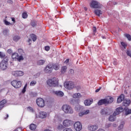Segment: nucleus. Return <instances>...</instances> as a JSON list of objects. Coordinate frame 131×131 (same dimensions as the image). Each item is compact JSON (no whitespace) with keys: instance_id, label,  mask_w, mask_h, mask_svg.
<instances>
[{"instance_id":"f257e3e1","label":"nucleus","mask_w":131,"mask_h":131,"mask_svg":"<svg viewBox=\"0 0 131 131\" xmlns=\"http://www.w3.org/2000/svg\"><path fill=\"white\" fill-rule=\"evenodd\" d=\"M59 80L57 78H53L52 79H49L47 81V84L49 86H52V88H56L59 85Z\"/></svg>"},{"instance_id":"f03ea898","label":"nucleus","mask_w":131,"mask_h":131,"mask_svg":"<svg viewBox=\"0 0 131 131\" xmlns=\"http://www.w3.org/2000/svg\"><path fill=\"white\" fill-rule=\"evenodd\" d=\"M62 110L66 114H72L73 113V109L68 104H64L62 106Z\"/></svg>"},{"instance_id":"7ed1b4c3","label":"nucleus","mask_w":131,"mask_h":131,"mask_svg":"<svg viewBox=\"0 0 131 131\" xmlns=\"http://www.w3.org/2000/svg\"><path fill=\"white\" fill-rule=\"evenodd\" d=\"M91 8L92 9H102L103 5L97 1L93 0L90 4Z\"/></svg>"},{"instance_id":"20e7f679","label":"nucleus","mask_w":131,"mask_h":131,"mask_svg":"<svg viewBox=\"0 0 131 131\" xmlns=\"http://www.w3.org/2000/svg\"><path fill=\"white\" fill-rule=\"evenodd\" d=\"M11 84L15 89H20V86H22V82L21 81H17L14 80L11 82Z\"/></svg>"},{"instance_id":"39448f33","label":"nucleus","mask_w":131,"mask_h":131,"mask_svg":"<svg viewBox=\"0 0 131 131\" xmlns=\"http://www.w3.org/2000/svg\"><path fill=\"white\" fill-rule=\"evenodd\" d=\"M64 86L68 90H72L74 88V83L71 81L65 82L64 83Z\"/></svg>"},{"instance_id":"423d86ee","label":"nucleus","mask_w":131,"mask_h":131,"mask_svg":"<svg viewBox=\"0 0 131 131\" xmlns=\"http://www.w3.org/2000/svg\"><path fill=\"white\" fill-rule=\"evenodd\" d=\"M100 114H101V115L108 116V115H110L111 114V111L110 110H109V108L105 107L101 110Z\"/></svg>"},{"instance_id":"0eeeda50","label":"nucleus","mask_w":131,"mask_h":131,"mask_svg":"<svg viewBox=\"0 0 131 131\" xmlns=\"http://www.w3.org/2000/svg\"><path fill=\"white\" fill-rule=\"evenodd\" d=\"M36 104L40 108L45 107V100L41 98H39L36 99Z\"/></svg>"},{"instance_id":"6e6552de","label":"nucleus","mask_w":131,"mask_h":131,"mask_svg":"<svg viewBox=\"0 0 131 131\" xmlns=\"http://www.w3.org/2000/svg\"><path fill=\"white\" fill-rule=\"evenodd\" d=\"M74 127L76 131H80L82 128V125L80 122H76L74 124Z\"/></svg>"},{"instance_id":"1a4fd4ad","label":"nucleus","mask_w":131,"mask_h":131,"mask_svg":"<svg viewBox=\"0 0 131 131\" xmlns=\"http://www.w3.org/2000/svg\"><path fill=\"white\" fill-rule=\"evenodd\" d=\"M53 70V65L52 63L48 64L45 68L44 71L46 73H51Z\"/></svg>"},{"instance_id":"9d476101","label":"nucleus","mask_w":131,"mask_h":131,"mask_svg":"<svg viewBox=\"0 0 131 131\" xmlns=\"http://www.w3.org/2000/svg\"><path fill=\"white\" fill-rule=\"evenodd\" d=\"M123 112V108L121 106L118 107L116 109V111L114 112L113 115L114 116H116L117 115H119L121 112Z\"/></svg>"},{"instance_id":"9b49d317","label":"nucleus","mask_w":131,"mask_h":131,"mask_svg":"<svg viewBox=\"0 0 131 131\" xmlns=\"http://www.w3.org/2000/svg\"><path fill=\"white\" fill-rule=\"evenodd\" d=\"M98 106H102V105H107V99H100L98 102Z\"/></svg>"},{"instance_id":"f8f14e48","label":"nucleus","mask_w":131,"mask_h":131,"mask_svg":"<svg viewBox=\"0 0 131 131\" xmlns=\"http://www.w3.org/2000/svg\"><path fill=\"white\" fill-rule=\"evenodd\" d=\"M129 104H130V100L129 99H125L122 103V105L124 107H127L129 106Z\"/></svg>"},{"instance_id":"ddd939ff","label":"nucleus","mask_w":131,"mask_h":131,"mask_svg":"<svg viewBox=\"0 0 131 131\" xmlns=\"http://www.w3.org/2000/svg\"><path fill=\"white\" fill-rule=\"evenodd\" d=\"M125 96H124V94H121L120 96H119L117 100V103H118V104H119L120 103H121L122 101H123L125 99Z\"/></svg>"},{"instance_id":"4468645a","label":"nucleus","mask_w":131,"mask_h":131,"mask_svg":"<svg viewBox=\"0 0 131 131\" xmlns=\"http://www.w3.org/2000/svg\"><path fill=\"white\" fill-rule=\"evenodd\" d=\"M0 68L2 70H6V69L8 68V63H6L4 61H2L0 63Z\"/></svg>"},{"instance_id":"2eb2a0df","label":"nucleus","mask_w":131,"mask_h":131,"mask_svg":"<svg viewBox=\"0 0 131 131\" xmlns=\"http://www.w3.org/2000/svg\"><path fill=\"white\" fill-rule=\"evenodd\" d=\"M79 102H80V101L79 100V99H71L70 101V103L71 104V105H78V104H79Z\"/></svg>"},{"instance_id":"dca6fc26","label":"nucleus","mask_w":131,"mask_h":131,"mask_svg":"<svg viewBox=\"0 0 131 131\" xmlns=\"http://www.w3.org/2000/svg\"><path fill=\"white\" fill-rule=\"evenodd\" d=\"M88 129L91 131L97 130V129H98V126L90 125L88 126Z\"/></svg>"},{"instance_id":"f3484780","label":"nucleus","mask_w":131,"mask_h":131,"mask_svg":"<svg viewBox=\"0 0 131 131\" xmlns=\"http://www.w3.org/2000/svg\"><path fill=\"white\" fill-rule=\"evenodd\" d=\"M71 124V121L70 120H64L63 122V125L64 126H70Z\"/></svg>"},{"instance_id":"a211bd4d","label":"nucleus","mask_w":131,"mask_h":131,"mask_svg":"<svg viewBox=\"0 0 131 131\" xmlns=\"http://www.w3.org/2000/svg\"><path fill=\"white\" fill-rule=\"evenodd\" d=\"M47 113L45 112H40L39 114V117L42 119L47 117Z\"/></svg>"},{"instance_id":"6ab92c4d","label":"nucleus","mask_w":131,"mask_h":131,"mask_svg":"<svg viewBox=\"0 0 131 131\" xmlns=\"http://www.w3.org/2000/svg\"><path fill=\"white\" fill-rule=\"evenodd\" d=\"M92 103H93V100H91L86 99L84 101V104L85 106H91V105L92 104Z\"/></svg>"},{"instance_id":"aec40b11","label":"nucleus","mask_w":131,"mask_h":131,"mask_svg":"<svg viewBox=\"0 0 131 131\" xmlns=\"http://www.w3.org/2000/svg\"><path fill=\"white\" fill-rule=\"evenodd\" d=\"M12 39L13 41L17 42H18V40H20V39H21V37L18 35H13L12 37Z\"/></svg>"},{"instance_id":"412c9836","label":"nucleus","mask_w":131,"mask_h":131,"mask_svg":"<svg viewBox=\"0 0 131 131\" xmlns=\"http://www.w3.org/2000/svg\"><path fill=\"white\" fill-rule=\"evenodd\" d=\"M3 34L5 36H9L10 33V30L9 29H5L3 30Z\"/></svg>"},{"instance_id":"4be33fe9","label":"nucleus","mask_w":131,"mask_h":131,"mask_svg":"<svg viewBox=\"0 0 131 131\" xmlns=\"http://www.w3.org/2000/svg\"><path fill=\"white\" fill-rule=\"evenodd\" d=\"M54 94L57 95L58 97H63L64 96V93L62 91H55Z\"/></svg>"},{"instance_id":"5701e85b","label":"nucleus","mask_w":131,"mask_h":131,"mask_svg":"<svg viewBox=\"0 0 131 131\" xmlns=\"http://www.w3.org/2000/svg\"><path fill=\"white\" fill-rule=\"evenodd\" d=\"M94 13L96 16H98V17H100V15H102V11L98 10V9H96L94 11Z\"/></svg>"},{"instance_id":"b1692460","label":"nucleus","mask_w":131,"mask_h":131,"mask_svg":"<svg viewBox=\"0 0 131 131\" xmlns=\"http://www.w3.org/2000/svg\"><path fill=\"white\" fill-rule=\"evenodd\" d=\"M90 113V110H88L85 111V112H82L79 113V116L81 117L83 116V115H86Z\"/></svg>"},{"instance_id":"393cba45","label":"nucleus","mask_w":131,"mask_h":131,"mask_svg":"<svg viewBox=\"0 0 131 131\" xmlns=\"http://www.w3.org/2000/svg\"><path fill=\"white\" fill-rule=\"evenodd\" d=\"M52 69H54V70H59V68H60V67L59 66V64L58 63L55 64H52Z\"/></svg>"},{"instance_id":"a878e982","label":"nucleus","mask_w":131,"mask_h":131,"mask_svg":"<svg viewBox=\"0 0 131 131\" xmlns=\"http://www.w3.org/2000/svg\"><path fill=\"white\" fill-rule=\"evenodd\" d=\"M46 63V60L43 59H40L38 60L37 64V65H39V66H41V65H43Z\"/></svg>"},{"instance_id":"bb28decb","label":"nucleus","mask_w":131,"mask_h":131,"mask_svg":"<svg viewBox=\"0 0 131 131\" xmlns=\"http://www.w3.org/2000/svg\"><path fill=\"white\" fill-rule=\"evenodd\" d=\"M18 56H19V54H18L17 53L14 52V53L12 54V58L13 60H15V59H17Z\"/></svg>"},{"instance_id":"cd10ccee","label":"nucleus","mask_w":131,"mask_h":131,"mask_svg":"<svg viewBox=\"0 0 131 131\" xmlns=\"http://www.w3.org/2000/svg\"><path fill=\"white\" fill-rule=\"evenodd\" d=\"M36 128V125L34 124H31L30 125V129L31 130H35V129Z\"/></svg>"},{"instance_id":"c85d7f7f","label":"nucleus","mask_w":131,"mask_h":131,"mask_svg":"<svg viewBox=\"0 0 131 131\" xmlns=\"http://www.w3.org/2000/svg\"><path fill=\"white\" fill-rule=\"evenodd\" d=\"M67 70V66H63L61 68V72L62 74H64L65 72H66V71Z\"/></svg>"},{"instance_id":"c756f323","label":"nucleus","mask_w":131,"mask_h":131,"mask_svg":"<svg viewBox=\"0 0 131 131\" xmlns=\"http://www.w3.org/2000/svg\"><path fill=\"white\" fill-rule=\"evenodd\" d=\"M7 103V100H3L0 102V107H5V104Z\"/></svg>"},{"instance_id":"7c9ffc66","label":"nucleus","mask_w":131,"mask_h":131,"mask_svg":"<svg viewBox=\"0 0 131 131\" xmlns=\"http://www.w3.org/2000/svg\"><path fill=\"white\" fill-rule=\"evenodd\" d=\"M9 61V57L7 55H5V57L3 58V60L2 62H4V63H6L8 64V62Z\"/></svg>"},{"instance_id":"2f4dec72","label":"nucleus","mask_w":131,"mask_h":131,"mask_svg":"<svg viewBox=\"0 0 131 131\" xmlns=\"http://www.w3.org/2000/svg\"><path fill=\"white\" fill-rule=\"evenodd\" d=\"M31 38H32L33 41H36L37 38L36 35L34 34H32L31 35Z\"/></svg>"},{"instance_id":"473e14b6","label":"nucleus","mask_w":131,"mask_h":131,"mask_svg":"<svg viewBox=\"0 0 131 131\" xmlns=\"http://www.w3.org/2000/svg\"><path fill=\"white\" fill-rule=\"evenodd\" d=\"M73 97L74 99H76V98H80L81 97V95L80 93H75L73 95Z\"/></svg>"},{"instance_id":"72a5a7b5","label":"nucleus","mask_w":131,"mask_h":131,"mask_svg":"<svg viewBox=\"0 0 131 131\" xmlns=\"http://www.w3.org/2000/svg\"><path fill=\"white\" fill-rule=\"evenodd\" d=\"M115 116H114V115H111L109 117L108 120L110 121H112V122L115 121Z\"/></svg>"},{"instance_id":"f704fd0d","label":"nucleus","mask_w":131,"mask_h":131,"mask_svg":"<svg viewBox=\"0 0 131 131\" xmlns=\"http://www.w3.org/2000/svg\"><path fill=\"white\" fill-rule=\"evenodd\" d=\"M114 99L112 97H110L109 99H107V104H111V103L113 102Z\"/></svg>"},{"instance_id":"c9c22d12","label":"nucleus","mask_w":131,"mask_h":131,"mask_svg":"<svg viewBox=\"0 0 131 131\" xmlns=\"http://www.w3.org/2000/svg\"><path fill=\"white\" fill-rule=\"evenodd\" d=\"M17 60L18 61V62H21V61L24 60V58L23 57V55H20L19 56H18Z\"/></svg>"},{"instance_id":"e433bc0d","label":"nucleus","mask_w":131,"mask_h":131,"mask_svg":"<svg viewBox=\"0 0 131 131\" xmlns=\"http://www.w3.org/2000/svg\"><path fill=\"white\" fill-rule=\"evenodd\" d=\"M123 126H124V122H122L118 127L119 130H120L121 129H122V128H123Z\"/></svg>"},{"instance_id":"4c0bfd02","label":"nucleus","mask_w":131,"mask_h":131,"mask_svg":"<svg viewBox=\"0 0 131 131\" xmlns=\"http://www.w3.org/2000/svg\"><path fill=\"white\" fill-rule=\"evenodd\" d=\"M22 16L24 19H26L28 17V15L27 14V13L23 12Z\"/></svg>"},{"instance_id":"58836bf2","label":"nucleus","mask_w":131,"mask_h":131,"mask_svg":"<svg viewBox=\"0 0 131 131\" xmlns=\"http://www.w3.org/2000/svg\"><path fill=\"white\" fill-rule=\"evenodd\" d=\"M75 109L76 111H79L80 110V106L79 105V104L76 105V106L75 107Z\"/></svg>"},{"instance_id":"ea45409f","label":"nucleus","mask_w":131,"mask_h":131,"mask_svg":"<svg viewBox=\"0 0 131 131\" xmlns=\"http://www.w3.org/2000/svg\"><path fill=\"white\" fill-rule=\"evenodd\" d=\"M6 56V54L4 52H0V58L1 59H4Z\"/></svg>"},{"instance_id":"a19ab883","label":"nucleus","mask_w":131,"mask_h":131,"mask_svg":"<svg viewBox=\"0 0 131 131\" xmlns=\"http://www.w3.org/2000/svg\"><path fill=\"white\" fill-rule=\"evenodd\" d=\"M125 36L127 38V39H128V40H129V41H130V40H131V36H130V35H129L128 34H125Z\"/></svg>"},{"instance_id":"79ce46f5","label":"nucleus","mask_w":131,"mask_h":131,"mask_svg":"<svg viewBox=\"0 0 131 131\" xmlns=\"http://www.w3.org/2000/svg\"><path fill=\"white\" fill-rule=\"evenodd\" d=\"M35 84H36V81H34V80L32 81L30 83V86H34Z\"/></svg>"},{"instance_id":"37998d69","label":"nucleus","mask_w":131,"mask_h":131,"mask_svg":"<svg viewBox=\"0 0 131 131\" xmlns=\"http://www.w3.org/2000/svg\"><path fill=\"white\" fill-rule=\"evenodd\" d=\"M4 23H5V25H7V26H10V25H12V24H11L10 22H9L7 20H4Z\"/></svg>"},{"instance_id":"c03bdc74","label":"nucleus","mask_w":131,"mask_h":131,"mask_svg":"<svg viewBox=\"0 0 131 131\" xmlns=\"http://www.w3.org/2000/svg\"><path fill=\"white\" fill-rule=\"evenodd\" d=\"M121 45L124 49H126V47H127V45H126L124 42H121Z\"/></svg>"},{"instance_id":"a18cd8bd","label":"nucleus","mask_w":131,"mask_h":131,"mask_svg":"<svg viewBox=\"0 0 131 131\" xmlns=\"http://www.w3.org/2000/svg\"><path fill=\"white\" fill-rule=\"evenodd\" d=\"M31 96L34 97H36V96H37V94H36V93H34V92H32L30 93Z\"/></svg>"},{"instance_id":"49530a36","label":"nucleus","mask_w":131,"mask_h":131,"mask_svg":"<svg viewBox=\"0 0 131 131\" xmlns=\"http://www.w3.org/2000/svg\"><path fill=\"white\" fill-rule=\"evenodd\" d=\"M126 53L127 56H128V57H131V51L127 50Z\"/></svg>"},{"instance_id":"de8ad7c7","label":"nucleus","mask_w":131,"mask_h":131,"mask_svg":"<svg viewBox=\"0 0 131 131\" xmlns=\"http://www.w3.org/2000/svg\"><path fill=\"white\" fill-rule=\"evenodd\" d=\"M28 109H29L30 112H32V113H33V112H34V111L33 110V108H32L31 106H28Z\"/></svg>"},{"instance_id":"09e8293b","label":"nucleus","mask_w":131,"mask_h":131,"mask_svg":"<svg viewBox=\"0 0 131 131\" xmlns=\"http://www.w3.org/2000/svg\"><path fill=\"white\" fill-rule=\"evenodd\" d=\"M128 114H131V109L126 111L125 115H128Z\"/></svg>"},{"instance_id":"8fccbe9b","label":"nucleus","mask_w":131,"mask_h":131,"mask_svg":"<svg viewBox=\"0 0 131 131\" xmlns=\"http://www.w3.org/2000/svg\"><path fill=\"white\" fill-rule=\"evenodd\" d=\"M31 24L32 27H35L36 26V23L35 21H31Z\"/></svg>"},{"instance_id":"3c124183","label":"nucleus","mask_w":131,"mask_h":131,"mask_svg":"<svg viewBox=\"0 0 131 131\" xmlns=\"http://www.w3.org/2000/svg\"><path fill=\"white\" fill-rule=\"evenodd\" d=\"M93 30L94 34H96V32H97V28H96V27H93Z\"/></svg>"},{"instance_id":"603ef678","label":"nucleus","mask_w":131,"mask_h":131,"mask_svg":"<svg viewBox=\"0 0 131 131\" xmlns=\"http://www.w3.org/2000/svg\"><path fill=\"white\" fill-rule=\"evenodd\" d=\"M8 54H12L13 53V50L12 49H10L7 50Z\"/></svg>"},{"instance_id":"864d4df0","label":"nucleus","mask_w":131,"mask_h":131,"mask_svg":"<svg viewBox=\"0 0 131 131\" xmlns=\"http://www.w3.org/2000/svg\"><path fill=\"white\" fill-rule=\"evenodd\" d=\"M63 131H73V130H72V129L70 128H66L63 129Z\"/></svg>"},{"instance_id":"5fc2aeb1","label":"nucleus","mask_w":131,"mask_h":131,"mask_svg":"<svg viewBox=\"0 0 131 131\" xmlns=\"http://www.w3.org/2000/svg\"><path fill=\"white\" fill-rule=\"evenodd\" d=\"M45 51H47V52H49V50H50V47L49 46H46L45 47Z\"/></svg>"},{"instance_id":"6e6d98bb","label":"nucleus","mask_w":131,"mask_h":131,"mask_svg":"<svg viewBox=\"0 0 131 131\" xmlns=\"http://www.w3.org/2000/svg\"><path fill=\"white\" fill-rule=\"evenodd\" d=\"M69 73L70 74H74V70L71 69L69 70Z\"/></svg>"},{"instance_id":"4d7b16f0","label":"nucleus","mask_w":131,"mask_h":131,"mask_svg":"<svg viewBox=\"0 0 131 131\" xmlns=\"http://www.w3.org/2000/svg\"><path fill=\"white\" fill-rule=\"evenodd\" d=\"M24 74V73H23V72L22 71L18 72V75L19 76H22V75H23Z\"/></svg>"},{"instance_id":"13d9d810","label":"nucleus","mask_w":131,"mask_h":131,"mask_svg":"<svg viewBox=\"0 0 131 131\" xmlns=\"http://www.w3.org/2000/svg\"><path fill=\"white\" fill-rule=\"evenodd\" d=\"M101 89H102V87H99V89H97L95 91V93H99V92H100V91H101Z\"/></svg>"},{"instance_id":"bf43d9fd","label":"nucleus","mask_w":131,"mask_h":131,"mask_svg":"<svg viewBox=\"0 0 131 131\" xmlns=\"http://www.w3.org/2000/svg\"><path fill=\"white\" fill-rule=\"evenodd\" d=\"M63 127H64L63 126V125H59L58 126V129H62V128H63Z\"/></svg>"},{"instance_id":"052dcab7","label":"nucleus","mask_w":131,"mask_h":131,"mask_svg":"<svg viewBox=\"0 0 131 131\" xmlns=\"http://www.w3.org/2000/svg\"><path fill=\"white\" fill-rule=\"evenodd\" d=\"M106 127L109 128L110 126H111V124H106L105 125Z\"/></svg>"},{"instance_id":"680f3d73","label":"nucleus","mask_w":131,"mask_h":131,"mask_svg":"<svg viewBox=\"0 0 131 131\" xmlns=\"http://www.w3.org/2000/svg\"><path fill=\"white\" fill-rule=\"evenodd\" d=\"M7 3H8V4H13V1H12V0H8V1H7Z\"/></svg>"},{"instance_id":"e2e57ef3","label":"nucleus","mask_w":131,"mask_h":131,"mask_svg":"<svg viewBox=\"0 0 131 131\" xmlns=\"http://www.w3.org/2000/svg\"><path fill=\"white\" fill-rule=\"evenodd\" d=\"M16 131H22V128L21 127H18L17 129H16Z\"/></svg>"},{"instance_id":"0e129e2a","label":"nucleus","mask_w":131,"mask_h":131,"mask_svg":"<svg viewBox=\"0 0 131 131\" xmlns=\"http://www.w3.org/2000/svg\"><path fill=\"white\" fill-rule=\"evenodd\" d=\"M25 92H26V89L23 88V90H22V91H21V93H22L23 94H25Z\"/></svg>"},{"instance_id":"69168bd1","label":"nucleus","mask_w":131,"mask_h":131,"mask_svg":"<svg viewBox=\"0 0 131 131\" xmlns=\"http://www.w3.org/2000/svg\"><path fill=\"white\" fill-rule=\"evenodd\" d=\"M39 75H40L39 73H38L35 75V76L37 78V77H39Z\"/></svg>"},{"instance_id":"338daca9","label":"nucleus","mask_w":131,"mask_h":131,"mask_svg":"<svg viewBox=\"0 0 131 131\" xmlns=\"http://www.w3.org/2000/svg\"><path fill=\"white\" fill-rule=\"evenodd\" d=\"M31 41H32V40L31 39H28V42L30 43V45H31Z\"/></svg>"},{"instance_id":"774afa93","label":"nucleus","mask_w":131,"mask_h":131,"mask_svg":"<svg viewBox=\"0 0 131 131\" xmlns=\"http://www.w3.org/2000/svg\"><path fill=\"white\" fill-rule=\"evenodd\" d=\"M97 131H105V130L103 129L100 128V129H99Z\"/></svg>"}]
</instances>
